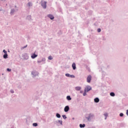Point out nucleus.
<instances>
[{"mask_svg": "<svg viewBox=\"0 0 128 128\" xmlns=\"http://www.w3.org/2000/svg\"><path fill=\"white\" fill-rule=\"evenodd\" d=\"M44 64H46V62H44Z\"/></svg>", "mask_w": 128, "mask_h": 128, "instance_id": "obj_42", "label": "nucleus"}, {"mask_svg": "<svg viewBox=\"0 0 128 128\" xmlns=\"http://www.w3.org/2000/svg\"><path fill=\"white\" fill-rule=\"evenodd\" d=\"M66 99L68 100H72V98L70 97V96H67Z\"/></svg>", "mask_w": 128, "mask_h": 128, "instance_id": "obj_21", "label": "nucleus"}, {"mask_svg": "<svg viewBox=\"0 0 128 128\" xmlns=\"http://www.w3.org/2000/svg\"><path fill=\"white\" fill-rule=\"evenodd\" d=\"M58 122H59V124H61V126H62V120H58Z\"/></svg>", "mask_w": 128, "mask_h": 128, "instance_id": "obj_23", "label": "nucleus"}, {"mask_svg": "<svg viewBox=\"0 0 128 128\" xmlns=\"http://www.w3.org/2000/svg\"><path fill=\"white\" fill-rule=\"evenodd\" d=\"M66 76H68V78H70V74H65Z\"/></svg>", "mask_w": 128, "mask_h": 128, "instance_id": "obj_25", "label": "nucleus"}, {"mask_svg": "<svg viewBox=\"0 0 128 128\" xmlns=\"http://www.w3.org/2000/svg\"><path fill=\"white\" fill-rule=\"evenodd\" d=\"M70 110V106H66L64 108V112H68Z\"/></svg>", "mask_w": 128, "mask_h": 128, "instance_id": "obj_7", "label": "nucleus"}, {"mask_svg": "<svg viewBox=\"0 0 128 128\" xmlns=\"http://www.w3.org/2000/svg\"><path fill=\"white\" fill-rule=\"evenodd\" d=\"M8 52H10V50H8Z\"/></svg>", "mask_w": 128, "mask_h": 128, "instance_id": "obj_44", "label": "nucleus"}, {"mask_svg": "<svg viewBox=\"0 0 128 128\" xmlns=\"http://www.w3.org/2000/svg\"><path fill=\"white\" fill-rule=\"evenodd\" d=\"M3 52H4V54H8V52L6 50H3Z\"/></svg>", "mask_w": 128, "mask_h": 128, "instance_id": "obj_31", "label": "nucleus"}, {"mask_svg": "<svg viewBox=\"0 0 128 128\" xmlns=\"http://www.w3.org/2000/svg\"><path fill=\"white\" fill-rule=\"evenodd\" d=\"M72 68L74 70H76V65L75 62H73L72 64Z\"/></svg>", "mask_w": 128, "mask_h": 128, "instance_id": "obj_9", "label": "nucleus"}, {"mask_svg": "<svg viewBox=\"0 0 128 128\" xmlns=\"http://www.w3.org/2000/svg\"><path fill=\"white\" fill-rule=\"evenodd\" d=\"M86 126V124H80V128H84Z\"/></svg>", "mask_w": 128, "mask_h": 128, "instance_id": "obj_17", "label": "nucleus"}, {"mask_svg": "<svg viewBox=\"0 0 128 128\" xmlns=\"http://www.w3.org/2000/svg\"><path fill=\"white\" fill-rule=\"evenodd\" d=\"M75 90H82V87H80V86H76L75 88Z\"/></svg>", "mask_w": 128, "mask_h": 128, "instance_id": "obj_16", "label": "nucleus"}, {"mask_svg": "<svg viewBox=\"0 0 128 128\" xmlns=\"http://www.w3.org/2000/svg\"><path fill=\"white\" fill-rule=\"evenodd\" d=\"M62 118H64V120H66V115H62Z\"/></svg>", "mask_w": 128, "mask_h": 128, "instance_id": "obj_29", "label": "nucleus"}, {"mask_svg": "<svg viewBox=\"0 0 128 128\" xmlns=\"http://www.w3.org/2000/svg\"><path fill=\"white\" fill-rule=\"evenodd\" d=\"M48 59L50 60H52V56H49L48 57Z\"/></svg>", "mask_w": 128, "mask_h": 128, "instance_id": "obj_27", "label": "nucleus"}, {"mask_svg": "<svg viewBox=\"0 0 128 128\" xmlns=\"http://www.w3.org/2000/svg\"><path fill=\"white\" fill-rule=\"evenodd\" d=\"M85 88H86V92H90V90H92V86H86Z\"/></svg>", "mask_w": 128, "mask_h": 128, "instance_id": "obj_5", "label": "nucleus"}, {"mask_svg": "<svg viewBox=\"0 0 128 128\" xmlns=\"http://www.w3.org/2000/svg\"><path fill=\"white\" fill-rule=\"evenodd\" d=\"M60 114L57 113L56 114V117L58 118H60Z\"/></svg>", "mask_w": 128, "mask_h": 128, "instance_id": "obj_19", "label": "nucleus"}, {"mask_svg": "<svg viewBox=\"0 0 128 128\" xmlns=\"http://www.w3.org/2000/svg\"><path fill=\"white\" fill-rule=\"evenodd\" d=\"M98 32H102V29H100V28H98L97 30Z\"/></svg>", "mask_w": 128, "mask_h": 128, "instance_id": "obj_30", "label": "nucleus"}, {"mask_svg": "<svg viewBox=\"0 0 128 128\" xmlns=\"http://www.w3.org/2000/svg\"><path fill=\"white\" fill-rule=\"evenodd\" d=\"M28 48V45L27 44L26 46H23V47H22L21 50H24V48Z\"/></svg>", "mask_w": 128, "mask_h": 128, "instance_id": "obj_24", "label": "nucleus"}, {"mask_svg": "<svg viewBox=\"0 0 128 128\" xmlns=\"http://www.w3.org/2000/svg\"><path fill=\"white\" fill-rule=\"evenodd\" d=\"M120 116L121 118H122V116H124V113H120Z\"/></svg>", "mask_w": 128, "mask_h": 128, "instance_id": "obj_28", "label": "nucleus"}, {"mask_svg": "<svg viewBox=\"0 0 128 128\" xmlns=\"http://www.w3.org/2000/svg\"><path fill=\"white\" fill-rule=\"evenodd\" d=\"M10 92L11 94H14V90H10Z\"/></svg>", "mask_w": 128, "mask_h": 128, "instance_id": "obj_34", "label": "nucleus"}, {"mask_svg": "<svg viewBox=\"0 0 128 128\" xmlns=\"http://www.w3.org/2000/svg\"><path fill=\"white\" fill-rule=\"evenodd\" d=\"M104 116H106V118H107V117H108V113H105V114H104Z\"/></svg>", "mask_w": 128, "mask_h": 128, "instance_id": "obj_35", "label": "nucleus"}, {"mask_svg": "<svg viewBox=\"0 0 128 128\" xmlns=\"http://www.w3.org/2000/svg\"><path fill=\"white\" fill-rule=\"evenodd\" d=\"M15 8H16V6H15Z\"/></svg>", "mask_w": 128, "mask_h": 128, "instance_id": "obj_41", "label": "nucleus"}, {"mask_svg": "<svg viewBox=\"0 0 128 128\" xmlns=\"http://www.w3.org/2000/svg\"><path fill=\"white\" fill-rule=\"evenodd\" d=\"M80 94H82V91L80 92Z\"/></svg>", "mask_w": 128, "mask_h": 128, "instance_id": "obj_38", "label": "nucleus"}, {"mask_svg": "<svg viewBox=\"0 0 128 128\" xmlns=\"http://www.w3.org/2000/svg\"><path fill=\"white\" fill-rule=\"evenodd\" d=\"M46 4L47 2L44 1V2H42L41 6L43 8H46Z\"/></svg>", "mask_w": 128, "mask_h": 128, "instance_id": "obj_4", "label": "nucleus"}, {"mask_svg": "<svg viewBox=\"0 0 128 128\" xmlns=\"http://www.w3.org/2000/svg\"><path fill=\"white\" fill-rule=\"evenodd\" d=\"M26 20H32V16L29 15L27 16Z\"/></svg>", "mask_w": 128, "mask_h": 128, "instance_id": "obj_15", "label": "nucleus"}, {"mask_svg": "<svg viewBox=\"0 0 128 128\" xmlns=\"http://www.w3.org/2000/svg\"><path fill=\"white\" fill-rule=\"evenodd\" d=\"M126 114L128 116V110H127L126 111Z\"/></svg>", "mask_w": 128, "mask_h": 128, "instance_id": "obj_36", "label": "nucleus"}, {"mask_svg": "<svg viewBox=\"0 0 128 128\" xmlns=\"http://www.w3.org/2000/svg\"><path fill=\"white\" fill-rule=\"evenodd\" d=\"M86 92H86V88H84V94H83L84 96H86Z\"/></svg>", "mask_w": 128, "mask_h": 128, "instance_id": "obj_14", "label": "nucleus"}, {"mask_svg": "<svg viewBox=\"0 0 128 128\" xmlns=\"http://www.w3.org/2000/svg\"><path fill=\"white\" fill-rule=\"evenodd\" d=\"M42 62H46V58H42V60H38V64H40Z\"/></svg>", "mask_w": 128, "mask_h": 128, "instance_id": "obj_8", "label": "nucleus"}, {"mask_svg": "<svg viewBox=\"0 0 128 128\" xmlns=\"http://www.w3.org/2000/svg\"><path fill=\"white\" fill-rule=\"evenodd\" d=\"M28 6H32V2H29L28 4Z\"/></svg>", "mask_w": 128, "mask_h": 128, "instance_id": "obj_22", "label": "nucleus"}, {"mask_svg": "<svg viewBox=\"0 0 128 128\" xmlns=\"http://www.w3.org/2000/svg\"><path fill=\"white\" fill-rule=\"evenodd\" d=\"M22 58L26 60L28 58V54L26 53H24V54H22Z\"/></svg>", "mask_w": 128, "mask_h": 128, "instance_id": "obj_3", "label": "nucleus"}, {"mask_svg": "<svg viewBox=\"0 0 128 128\" xmlns=\"http://www.w3.org/2000/svg\"><path fill=\"white\" fill-rule=\"evenodd\" d=\"M38 57V54H36L35 53H34L32 56H31L32 58L34 59Z\"/></svg>", "mask_w": 128, "mask_h": 128, "instance_id": "obj_11", "label": "nucleus"}, {"mask_svg": "<svg viewBox=\"0 0 128 128\" xmlns=\"http://www.w3.org/2000/svg\"><path fill=\"white\" fill-rule=\"evenodd\" d=\"M70 78H76V76H74V75L73 74L70 75Z\"/></svg>", "mask_w": 128, "mask_h": 128, "instance_id": "obj_33", "label": "nucleus"}, {"mask_svg": "<svg viewBox=\"0 0 128 128\" xmlns=\"http://www.w3.org/2000/svg\"><path fill=\"white\" fill-rule=\"evenodd\" d=\"M32 126H38V123H36V122L33 123Z\"/></svg>", "mask_w": 128, "mask_h": 128, "instance_id": "obj_26", "label": "nucleus"}, {"mask_svg": "<svg viewBox=\"0 0 128 128\" xmlns=\"http://www.w3.org/2000/svg\"><path fill=\"white\" fill-rule=\"evenodd\" d=\"M104 120H106V117H105Z\"/></svg>", "mask_w": 128, "mask_h": 128, "instance_id": "obj_39", "label": "nucleus"}, {"mask_svg": "<svg viewBox=\"0 0 128 128\" xmlns=\"http://www.w3.org/2000/svg\"><path fill=\"white\" fill-rule=\"evenodd\" d=\"M8 54H4L3 56V58H4L5 60H6V58H8Z\"/></svg>", "mask_w": 128, "mask_h": 128, "instance_id": "obj_18", "label": "nucleus"}, {"mask_svg": "<svg viewBox=\"0 0 128 128\" xmlns=\"http://www.w3.org/2000/svg\"><path fill=\"white\" fill-rule=\"evenodd\" d=\"M15 12H16V10L14 8H12L10 10V14H11V16H12V14H14V13Z\"/></svg>", "mask_w": 128, "mask_h": 128, "instance_id": "obj_12", "label": "nucleus"}, {"mask_svg": "<svg viewBox=\"0 0 128 128\" xmlns=\"http://www.w3.org/2000/svg\"><path fill=\"white\" fill-rule=\"evenodd\" d=\"M7 72H12V69L8 68L6 69Z\"/></svg>", "mask_w": 128, "mask_h": 128, "instance_id": "obj_32", "label": "nucleus"}, {"mask_svg": "<svg viewBox=\"0 0 128 128\" xmlns=\"http://www.w3.org/2000/svg\"><path fill=\"white\" fill-rule=\"evenodd\" d=\"M72 120H74V118H72Z\"/></svg>", "mask_w": 128, "mask_h": 128, "instance_id": "obj_40", "label": "nucleus"}, {"mask_svg": "<svg viewBox=\"0 0 128 128\" xmlns=\"http://www.w3.org/2000/svg\"><path fill=\"white\" fill-rule=\"evenodd\" d=\"M94 118V114H89L88 117H86V118L88 122H92V120Z\"/></svg>", "mask_w": 128, "mask_h": 128, "instance_id": "obj_1", "label": "nucleus"}, {"mask_svg": "<svg viewBox=\"0 0 128 128\" xmlns=\"http://www.w3.org/2000/svg\"><path fill=\"white\" fill-rule=\"evenodd\" d=\"M91 81H92V75H89L87 77L86 82H87L90 83V82Z\"/></svg>", "mask_w": 128, "mask_h": 128, "instance_id": "obj_6", "label": "nucleus"}, {"mask_svg": "<svg viewBox=\"0 0 128 128\" xmlns=\"http://www.w3.org/2000/svg\"><path fill=\"white\" fill-rule=\"evenodd\" d=\"M31 74H32V78H36V76H38V72L36 70L32 71Z\"/></svg>", "mask_w": 128, "mask_h": 128, "instance_id": "obj_2", "label": "nucleus"}, {"mask_svg": "<svg viewBox=\"0 0 128 128\" xmlns=\"http://www.w3.org/2000/svg\"><path fill=\"white\" fill-rule=\"evenodd\" d=\"M94 102L98 103L100 102V98H96L94 99Z\"/></svg>", "mask_w": 128, "mask_h": 128, "instance_id": "obj_13", "label": "nucleus"}, {"mask_svg": "<svg viewBox=\"0 0 128 128\" xmlns=\"http://www.w3.org/2000/svg\"><path fill=\"white\" fill-rule=\"evenodd\" d=\"M2 8H0V12H2Z\"/></svg>", "mask_w": 128, "mask_h": 128, "instance_id": "obj_37", "label": "nucleus"}, {"mask_svg": "<svg viewBox=\"0 0 128 128\" xmlns=\"http://www.w3.org/2000/svg\"><path fill=\"white\" fill-rule=\"evenodd\" d=\"M48 18H50V20H54V16H52V14H49L48 15Z\"/></svg>", "mask_w": 128, "mask_h": 128, "instance_id": "obj_10", "label": "nucleus"}, {"mask_svg": "<svg viewBox=\"0 0 128 128\" xmlns=\"http://www.w3.org/2000/svg\"><path fill=\"white\" fill-rule=\"evenodd\" d=\"M36 100H38V98H37Z\"/></svg>", "mask_w": 128, "mask_h": 128, "instance_id": "obj_43", "label": "nucleus"}, {"mask_svg": "<svg viewBox=\"0 0 128 128\" xmlns=\"http://www.w3.org/2000/svg\"><path fill=\"white\" fill-rule=\"evenodd\" d=\"M110 96H116V94L114 92H110Z\"/></svg>", "mask_w": 128, "mask_h": 128, "instance_id": "obj_20", "label": "nucleus"}]
</instances>
